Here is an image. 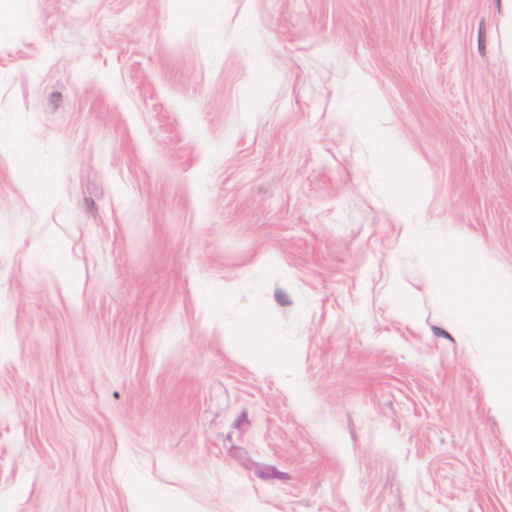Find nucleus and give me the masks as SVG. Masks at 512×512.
<instances>
[{
  "mask_svg": "<svg viewBox=\"0 0 512 512\" xmlns=\"http://www.w3.org/2000/svg\"><path fill=\"white\" fill-rule=\"evenodd\" d=\"M255 475L264 480L279 479L283 481L290 480V475L285 472L278 471L276 467L271 465H256Z\"/></svg>",
  "mask_w": 512,
  "mask_h": 512,
  "instance_id": "f257e3e1",
  "label": "nucleus"
},
{
  "mask_svg": "<svg viewBox=\"0 0 512 512\" xmlns=\"http://www.w3.org/2000/svg\"><path fill=\"white\" fill-rule=\"evenodd\" d=\"M229 456L237 460L242 466L247 469H251L254 462L249 457L248 452L242 447H231L228 451Z\"/></svg>",
  "mask_w": 512,
  "mask_h": 512,
  "instance_id": "f03ea898",
  "label": "nucleus"
},
{
  "mask_svg": "<svg viewBox=\"0 0 512 512\" xmlns=\"http://www.w3.org/2000/svg\"><path fill=\"white\" fill-rule=\"evenodd\" d=\"M478 50L479 53L484 56L486 53V46H485V21L482 19L479 23V30H478Z\"/></svg>",
  "mask_w": 512,
  "mask_h": 512,
  "instance_id": "7ed1b4c3",
  "label": "nucleus"
},
{
  "mask_svg": "<svg viewBox=\"0 0 512 512\" xmlns=\"http://www.w3.org/2000/svg\"><path fill=\"white\" fill-rule=\"evenodd\" d=\"M249 426V421L247 419V412L243 411L238 418L235 420L233 424V428L239 429V430H245Z\"/></svg>",
  "mask_w": 512,
  "mask_h": 512,
  "instance_id": "20e7f679",
  "label": "nucleus"
},
{
  "mask_svg": "<svg viewBox=\"0 0 512 512\" xmlns=\"http://www.w3.org/2000/svg\"><path fill=\"white\" fill-rule=\"evenodd\" d=\"M275 299L281 306H289L292 303L287 293L281 289L275 290Z\"/></svg>",
  "mask_w": 512,
  "mask_h": 512,
  "instance_id": "39448f33",
  "label": "nucleus"
},
{
  "mask_svg": "<svg viewBox=\"0 0 512 512\" xmlns=\"http://www.w3.org/2000/svg\"><path fill=\"white\" fill-rule=\"evenodd\" d=\"M62 95L59 92H53L49 97V104L53 107V109H57L59 103L61 101Z\"/></svg>",
  "mask_w": 512,
  "mask_h": 512,
  "instance_id": "423d86ee",
  "label": "nucleus"
},
{
  "mask_svg": "<svg viewBox=\"0 0 512 512\" xmlns=\"http://www.w3.org/2000/svg\"><path fill=\"white\" fill-rule=\"evenodd\" d=\"M432 330H433L434 335L441 336V337L447 338V339H449L451 341H454L452 336L447 331H445L444 329L434 326L432 328Z\"/></svg>",
  "mask_w": 512,
  "mask_h": 512,
  "instance_id": "0eeeda50",
  "label": "nucleus"
},
{
  "mask_svg": "<svg viewBox=\"0 0 512 512\" xmlns=\"http://www.w3.org/2000/svg\"><path fill=\"white\" fill-rule=\"evenodd\" d=\"M85 202H86V205H87V210H88L89 212H91V211H92V208H93V207H94V205H95L94 201H93V200H91V199H87V198H86V199H85Z\"/></svg>",
  "mask_w": 512,
  "mask_h": 512,
  "instance_id": "6e6552de",
  "label": "nucleus"
},
{
  "mask_svg": "<svg viewBox=\"0 0 512 512\" xmlns=\"http://www.w3.org/2000/svg\"><path fill=\"white\" fill-rule=\"evenodd\" d=\"M495 5L498 13H501V0H495Z\"/></svg>",
  "mask_w": 512,
  "mask_h": 512,
  "instance_id": "1a4fd4ad",
  "label": "nucleus"
},
{
  "mask_svg": "<svg viewBox=\"0 0 512 512\" xmlns=\"http://www.w3.org/2000/svg\"><path fill=\"white\" fill-rule=\"evenodd\" d=\"M113 396H114L115 398H119V397H120L119 392L115 391V392L113 393Z\"/></svg>",
  "mask_w": 512,
  "mask_h": 512,
  "instance_id": "9d476101",
  "label": "nucleus"
},
{
  "mask_svg": "<svg viewBox=\"0 0 512 512\" xmlns=\"http://www.w3.org/2000/svg\"><path fill=\"white\" fill-rule=\"evenodd\" d=\"M226 440H227L228 442H231V441H232V439H231V435H230V434H228V435H227V439H226Z\"/></svg>",
  "mask_w": 512,
  "mask_h": 512,
  "instance_id": "9b49d317",
  "label": "nucleus"
}]
</instances>
